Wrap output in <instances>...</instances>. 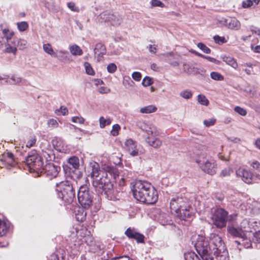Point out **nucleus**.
<instances>
[{
  "label": "nucleus",
  "instance_id": "680f3d73",
  "mask_svg": "<svg viewBox=\"0 0 260 260\" xmlns=\"http://www.w3.org/2000/svg\"><path fill=\"white\" fill-rule=\"evenodd\" d=\"M60 112L63 115H66L68 113V109L64 107V106H61L60 109L59 110H57L55 111V113L58 114V112Z\"/></svg>",
  "mask_w": 260,
  "mask_h": 260
},
{
  "label": "nucleus",
  "instance_id": "2f4dec72",
  "mask_svg": "<svg viewBox=\"0 0 260 260\" xmlns=\"http://www.w3.org/2000/svg\"><path fill=\"white\" fill-rule=\"evenodd\" d=\"M260 2V0H246L243 1L242 3V7L243 8H249L253 6L257 5Z\"/></svg>",
  "mask_w": 260,
  "mask_h": 260
},
{
  "label": "nucleus",
  "instance_id": "9d476101",
  "mask_svg": "<svg viewBox=\"0 0 260 260\" xmlns=\"http://www.w3.org/2000/svg\"><path fill=\"white\" fill-rule=\"evenodd\" d=\"M212 222L217 228L221 229L225 227L228 220V212L224 209H215L210 217Z\"/></svg>",
  "mask_w": 260,
  "mask_h": 260
},
{
  "label": "nucleus",
  "instance_id": "dca6fc26",
  "mask_svg": "<svg viewBox=\"0 0 260 260\" xmlns=\"http://www.w3.org/2000/svg\"><path fill=\"white\" fill-rule=\"evenodd\" d=\"M236 175L241 178L242 180L245 183L250 184L252 182V174L251 172L240 168L236 171Z\"/></svg>",
  "mask_w": 260,
  "mask_h": 260
},
{
  "label": "nucleus",
  "instance_id": "de8ad7c7",
  "mask_svg": "<svg viewBox=\"0 0 260 260\" xmlns=\"http://www.w3.org/2000/svg\"><path fill=\"white\" fill-rule=\"evenodd\" d=\"M36 138L35 136L30 137L28 140L26 146L28 148H30L35 146L36 143Z\"/></svg>",
  "mask_w": 260,
  "mask_h": 260
},
{
  "label": "nucleus",
  "instance_id": "ea45409f",
  "mask_svg": "<svg viewBox=\"0 0 260 260\" xmlns=\"http://www.w3.org/2000/svg\"><path fill=\"white\" fill-rule=\"evenodd\" d=\"M17 28L20 31L26 30L28 27V23L26 21H22L17 23Z\"/></svg>",
  "mask_w": 260,
  "mask_h": 260
},
{
  "label": "nucleus",
  "instance_id": "cd10ccee",
  "mask_svg": "<svg viewBox=\"0 0 260 260\" xmlns=\"http://www.w3.org/2000/svg\"><path fill=\"white\" fill-rule=\"evenodd\" d=\"M71 53L74 56H80L83 54V51L77 45L74 44L69 47Z\"/></svg>",
  "mask_w": 260,
  "mask_h": 260
},
{
  "label": "nucleus",
  "instance_id": "f704fd0d",
  "mask_svg": "<svg viewBox=\"0 0 260 260\" xmlns=\"http://www.w3.org/2000/svg\"><path fill=\"white\" fill-rule=\"evenodd\" d=\"M8 226L6 222L0 219V237L4 236L7 231Z\"/></svg>",
  "mask_w": 260,
  "mask_h": 260
},
{
  "label": "nucleus",
  "instance_id": "338daca9",
  "mask_svg": "<svg viewBox=\"0 0 260 260\" xmlns=\"http://www.w3.org/2000/svg\"><path fill=\"white\" fill-rule=\"evenodd\" d=\"M99 92L102 94L107 93L110 92V90L108 88L104 86L100 87L98 89Z\"/></svg>",
  "mask_w": 260,
  "mask_h": 260
},
{
  "label": "nucleus",
  "instance_id": "423d86ee",
  "mask_svg": "<svg viewBox=\"0 0 260 260\" xmlns=\"http://www.w3.org/2000/svg\"><path fill=\"white\" fill-rule=\"evenodd\" d=\"M211 239L214 251L208 258H212L213 260H228V252L221 238L217 234H212Z\"/></svg>",
  "mask_w": 260,
  "mask_h": 260
},
{
  "label": "nucleus",
  "instance_id": "4468645a",
  "mask_svg": "<svg viewBox=\"0 0 260 260\" xmlns=\"http://www.w3.org/2000/svg\"><path fill=\"white\" fill-rule=\"evenodd\" d=\"M125 235L129 239H135L137 242L144 243V236L134 228H128L124 232Z\"/></svg>",
  "mask_w": 260,
  "mask_h": 260
},
{
  "label": "nucleus",
  "instance_id": "2eb2a0df",
  "mask_svg": "<svg viewBox=\"0 0 260 260\" xmlns=\"http://www.w3.org/2000/svg\"><path fill=\"white\" fill-rule=\"evenodd\" d=\"M101 17L105 21L110 22L113 25H118L122 21V17L117 13L106 12L102 13Z\"/></svg>",
  "mask_w": 260,
  "mask_h": 260
},
{
  "label": "nucleus",
  "instance_id": "49530a36",
  "mask_svg": "<svg viewBox=\"0 0 260 260\" xmlns=\"http://www.w3.org/2000/svg\"><path fill=\"white\" fill-rule=\"evenodd\" d=\"M27 42L24 39H19L17 41V46L20 50H23L26 47Z\"/></svg>",
  "mask_w": 260,
  "mask_h": 260
},
{
  "label": "nucleus",
  "instance_id": "c85d7f7f",
  "mask_svg": "<svg viewBox=\"0 0 260 260\" xmlns=\"http://www.w3.org/2000/svg\"><path fill=\"white\" fill-rule=\"evenodd\" d=\"M222 60L235 69L238 68V66L236 60L232 57L223 56L222 57Z\"/></svg>",
  "mask_w": 260,
  "mask_h": 260
},
{
  "label": "nucleus",
  "instance_id": "5701e85b",
  "mask_svg": "<svg viewBox=\"0 0 260 260\" xmlns=\"http://www.w3.org/2000/svg\"><path fill=\"white\" fill-rule=\"evenodd\" d=\"M68 167L70 170H72V172L78 169L79 167V158L76 156L71 157L68 159Z\"/></svg>",
  "mask_w": 260,
  "mask_h": 260
},
{
  "label": "nucleus",
  "instance_id": "8fccbe9b",
  "mask_svg": "<svg viewBox=\"0 0 260 260\" xmlns=\"http://www.w3.org/2000/svg\"><path fill=\"white\" fill-rule=\"evenodd\" d=\"M150 3L153 7H159L164 8L165 6V4L159 0H151Z\"/></svg>",
  "mask_w": 260,
  "mask_h": 260
},
{
  "label": "nucleus",
  "instance_id": "052dcab7",
  "mask_svg": "<svg viewBox=\"0 0 260 260\" xmlns=\"http://www.w3.org/2000/svg\"><path fill=\"white\" fill-rule=\"evenodd\" d=\"M193 69V68L191 65L189 64H183V71L185 73L190 74L192 72Z\"/></svg>",
  "mask_w": 260,
  "mask_h": 260
},
{
  "label": "nucleus",
  "instance_id": "20e7f679",
  "mask_svg": "<svg viewBox=\"0 0 260 260\" xmlns=\"http://www.w3.org/2000/svg\"><path fill=\"white\" fill-rule=\"evenodd\" d=\"M210 238L211 241V237ZM194 247L203 260H213L212 258H208L214 251L213 250V245L212 241H211V243L209 242L204 233L201 232L200 234L198 235L194 243Z\"/></svg>",
  "mask_w": 260,
  "mask_h": 260
},
{
  "label": "nucleus",
  "instance_id": "9b49d317",
  "mask_svg": "<svg viewBox=\"0 0 260 260\" xmlns=\"http://www.w3.org/2000/svg\"><path fill=\"white\" fill-rule=\"evenodd\" d=\"M26 162L30 170L38 173L43 167L41 158L36 150H33L28 154L26 158Z\"/></svg>",
  "mask_w": 260,
  "mask_h": 260
},
{
  "label": "nucleus",
  "instance_id": "79ce46f5",
  "mask_svg": "<svg viewBox=\"0 0 260 260\" xmlns=\"http://www.w3.org/2000/svg\"><path fill=\"white\" fill-rule=\"evenodd\" d=\"M198 102L203 105L207 106L209 104V101L206 98V96L202 94H199L198 96Z\"/></svg>",
  "mask_w": 260,
  "mask_h": 260
},
{
  "label": "nucleus",
  "instance_id": "4c0bfd02",
  "mask_svg": "<svg viewBox=\"0 0 260 260\" xmlns=\"http://www.w3.org/2000/svg\"><path fill=\"white\" fill-rule=\"evenodd\" d=\"M211 78L216 81H222L224 79L223 76L220 73L216 72H212L210 73Z\"/></svg>",
  "mask_w": 260,
  "mask_h": 260
},
{
  "label": "nucleus",
  "instance_id": "6ab92c4d",
  "mask_svg": "<svg viewBox=\"0 0 260 260\" xmlns=\"http://www.w3.org/2000/svg\"><path fill=\"white\" fill-rule=\"evenodd\" d=\"M125 145L130 154L133 156L138 155V150L137 148L136 142L132 139L127 140Z\"/></svg>",
  "mask_w": 260,
  "mask_h": 260
},
{
  "label": "nucleus",
  "instance_id": "864d4df0",
  "mask_svg": "<svg viewBox=\"0 0 260 260\" xmlns=\"http://www.w3.org/2000/svg\"><path fill=\"white\" fill-rule=\"evenodd\" d=\"M216 121V119L212 118L209 119L204 120L203 123L206 126L209 127L214 125Z\"/></svg>",
  "mask_w": 260,
  "mask_h": 260
},
{
  "label": "nucleus",
  "instance_id": "a878e982",
  "mask_svg": "<svg viewBox=\"0 0 260 260\" xmlns=\"http://www.w3.org/2000/svg\"><path fill=\"white\" fill-rule=\"evenodd\" d=\"M94 52L98 56L102 57L106 53V47L101 43H97L95 46Z\"/></svg>",
  "mask_w": 260,
  "mask_h": 260
},
{
  "label": "nucleus",
  "instance_id": "09e8293b",
  "mask_svg": "<svg viewBox=\"0 0 260 260\" xmlns=\"http://www.w3.org/2000/svg\"><path fill=\"white\" fill-rule=\"evenodd\" d=\"M107 69L109 73L112 74L116 71L117 67L114 63H110L107 66Z\"/></svg>",
  "mask_w": 260,
  "mask_h": 260
},
{
  "label": "nucleus",
  "instance_id": "393cba45",
  "mask_svg": "<svg viewBox=\"0 0 260 260\" xmlns=\"http://www.w3.org/2000/svg\"><path fill=\"white\" fill-rule=\"evenodd\" d=\"M16 45V41L14 40L11 42L6 43L5 52L9 53H12L15 55L17 50Z\"/></svg>",
  "mask_w": 260,
  "mask_h": 260
},
{
  "label": "nucleus",
  "instance_id": "f3484780",
  "mask_svg": "<svg viewBox=\"0 0 260 260\" xmlns=\"http://www.w3.org/2000/svg\"><path fill=\"white\" fill-rule=\"evenodd\" d=\"M141 129L146 135L145 139L147 137L158 135L156 127L152 124L144 123L141 126Z\"/></svg>",
  "mask_w": 260,
  "mask_h": 260
},
{
  "label": "nucleus",
  "instance_id": "1a4fd4ad",
  "mask_svg": "<svg viewBox=\"0 0 260 260\" xmlns=\"http://www.w3.org/2000/svg\"><path fill=\"white\" fill-rule=\"evenodd\" d=\"M77 197L80 204L84 208L87 209L92 204L93 196L88 186L83 185L79 188Z\"/></svg>",
  "mask_w": 260,
  "mask_h": 260
},
{
  "label": "nucleus",
  "instance_id": "3c124183",
  "mask_svg": "<svg viewBox=\"0 0 260 260\" xmlns=\"http://www.w3.org/2000/svg\"><path fill=\"white\" fill-rule=\"evenodd\" d=\"M71 127H73L74 128V129H75V131H74V133H75L74 136L77 139H81V136H82L81 132H82L81 129L80 128L77 127L76 126H75L74 125H71Z\"/></svg>",
  "mask_w": 260,
  "mask_h": 260
},
{
  "label": "nucleus",
  "instance_id": "4d7b16f0",
  "mask_svg": "<svg viewBox=\"0 0 260 260\" xmlns=\"http://www.w3.org/2000/svg\"><path fill=\"white\" fill-rule=\"evenodd\" d=\"M71 248H72L71 250V253H72L74 255H77L78 254L80 248H79V244H74L73 246H71Z\"/></svg>",
  "mask_w": 260,
  "mask_h": 260
},
{
  "label": "nucleus",
  "instance_id": "bb28decb",
  "mask_svg": "<svg viewBox=\"0 0 260 260\" xmlns=\"http://www.w3.org/2000/svg\"><path fill=\"white\" fill-rule=\"evenodd\" d=\"M68 54V52L66 50H58L54 57L58 58L61 61H70L69 58L67 55Z\"/></svg>",
  "mask_w": 260,
  "mask_h": 260
},
{
  "label": "nucleus",
  "instance_id": "ddd939ff",
  "mask_svg": "<svg viewBox=\"0 0 260 260\" xmlns=\"http://www.w3.org/2000/svg\"><path fill=\"white\" fill-rule=\"evenodd\" d=\"M251 225L252 226L251 228L253 229L252 230L251 232L248 233L247 239L254 243H260V223L253 221L251 223Z\"/></svg>",
  "mask_w": 260,
  "mask_h": 260
},
{
  "label": "nucleus",
  "instance_id": "f03ea898",
  "mask_svg": "<svg viewBox=\"0 0 260 260\" xmlns=\"http://www.w3.org/2000/svg\"><path fill=\"white\" fill-rule=\"evenodd\" d=\"M170 205L172 213L180 219L186 220L192 216L189 200L182 195L172 198Z\"/></svg>",
  "mask_w": 260,
  "mask_h": 260
},
{
  "label": "nucleus",
  "instance_id": "69168bd1",
  "mask_svg": "<svg viewBox=\"0 0 260 260\" xmlns=\"http://www.w3.org/2000/svg\"><path fill=\"white\" fill-rule=\"evenodd\" d=\"M68 8L73 11L77 12L78 11V8H76L75 4L73 2H69L67 4Z\"/></svg>",
  "mask_w": 260,
  "mask_h": 260
},
{
  "label": "nucleus",
  "instance_id": "a18cd8bd",
  "mask_svg": "<svg viewBox=\"0 0 260 260\" xmlns=\"http://www.w3.org/2000/svg\"><path fill=\"white\" fill-rule=\"evenodd\" d=\"M234 111L239 115L244 116H246L247 112L245 109L242 108L240 106H236L234 108Z\"/></svg>",
  "mask_w": 260,
  "mask_h": 260
},
{
  "label": "nucleus",
  "instance_id": "c03bdc74",
  "mask_svg": "<svg viewBox=\"0 0 260 260\" xmlns=\"http://www.w3.org/2000/svg\"><path fill=\"white\" fill-rule=\"evenodd\" d=\"M198 47L203 52L206 54H209L211 52V50L204 44L202 43H199L197 45Z\"/></svg>",
  "mask_w": 260,
  "mask_h": 260
},
{
  "label": "nucleus",
  "instance_id": "774afa93",
  "mask_svg": "<svg viewBox=\"0 0 260 260\" xmlns=\"http://www.w3.org/2000/svg\"><path fill=\"white\" fill-rule=\"evenodd\" d=\"M251 167H252L253 169L259 170H260V163L258 161H253L251 165Z\"/></svg>",
  "mask_w": 260,
  "mask_h": 260
},
{
  "label": "nucleus",
  "instance_id": "6e6552de",
  "mask_svg": "<svg viewBox=\"0 0 260 260\" xmlns=\"http://www.w3.org/2000/svg\"><path fill=\"white\" fill-rule=\"evenodd\" d=\"M196 161L204 172L210 175H213L216 173V164L211 157L204 154L197 159Z\"/></svg>",
  "mask_w": 260,
  "mask_h": 260
},
{
  "label": "nucleus",
  "instance_id": "6e6d98bb",
  "mask_svg": "<svg viewBox=\"0 0 260 260\" xmlns=\"http://www.w3.org/2000/svg\"><path fill=\"white\" fill-rule=\"evenodd\" d=\"M72 121L74 123L83 124L85 119L82 117L74 116L72 118Z\"/></svg>",
  "mask_w": 260,
  "mask_h": 260
},
{
  "label": "nucleus",
  "instance_id": "13d9d810",
  "mask_svg": "<svg viewBox=\"0 0 260 260\" xmlns=\"http://www.w3.org/2000/svg\"><path fill=\"white\" fill-rule=\"evenodd\" d=\"M48 124L49 127L53 128L57 127L58 126V123L56 120L54 119H50L48 121Z\"/></svg>",
  "mask_w": 260,
  "mask_h": 260
},
{
  "label": "nucleus",
  "instance_id": "c9c22d12",
  "mask_svg": "<svg viewBox=\"0 0 260 260\" xmlns=\"http://www.w3.org/2000/svg\"><path fill=\"white\" fill-rule=\"evenodd\" d=\"M43 48L44 51L47 54L52 56H54L55 53L54 52L53 49L50 44L48 43L44 44L43 46Z\"/></svg>",
  "mask_w": 260,
  "mask_h": 260
},
{
  "label": "nucleus",
  "instance_id": "a19ab883",
  "mask_svg": "<svg viewBox=\"0 0 260 260\" xmlns=\"http://www.w3.org/2000/svg\"><path fill=\"white\" fill-rule=\"evenodd\" d=\"M153 83V79L149 77V76H146L144 78V79L142 80V84L145 86H148L151 85Z\"/></svg>",
  "mask_w": 260,
  "mask_h": 260
},
{
  "label": "nucleus",
  "instance_id": "7ed1b4c3",
  "mask_svg": "<svg viewBox=\"0 0 260 260\" xmlns=\"http://www.w3.org/2000/svg\"><path fill=\"white\" fill-rule=\"evenodd\" d=\"M93 186L99 193H104L108 200L115 201L119 199V192L114 188L110 178H103L102 181L95 180L93 182Z\"/></svg>",
  "mask_w": 260,
  "mask_h": 260
},
{
  "label": "nucleus",
  "instance_id": "4be33fe9",
  "mask_svg": "<svg viewBox=\"0 0 260 260\" xmlns=\"http://www.w3.org/2000/svg\"><path fill=\"white\" fill-rule=\"evenodd\" d=\"M1 160L7 164L9 167H13L15 165L13 154L10 152L5 153Z\"/></svg>",
  "mask_w": 260,
  "mask_h": 260
},
{
  "label": "nucleus",
  "instance_id": "c756f323",
  "mask_svg": "<svg viewBox=\"0 0 260 260\" xmlns=\"http://www.w3.org/2000/svg\"><path fill=\"white\" fill-rule=\"evenodd\" d=\"M3 34V38L5 39L7 41L6 43L11 42V40L14 35V32L13 31H10L9 29L4 28L2 30Z\"/></svg>",
  "mask_w": 260,
  "mask_h": 260
},
{
  "label": "nucleus",
  "instance_id": "72a5a7b5",
  "mask_svg": "<svg viewBox=\"0 0 260 260\" xmlns=\"http://www.w3.org/2000/svg\"><path fill=\"white\" fill-rule=\"evenodd\" d=\"M185 260H201L199 256L192 251H189L184 254Z\"/></svg>",
  "mask_w": 260,
  "mask_h": 260
},
{
  "label": "nucleus",
  "instance_id": "0e129e2a",
  "mask_svg": "<svg viewBox=\"0 0 260 260\" xmlns=\"http://www.w3.org/2000/svg\"><path fill=\"white\" fill-rule=\"evenodd\" d=\"M12 80V84H18L22 82V80L20 77H17L15 76H12L11 78Z\"/></svg>",
  "mask_w": 260,
  "mask_h": 260
},
{
  "label": "nucleus",
  "instance_id": "473e14b6",
  "mask_svg": "<svg viewBox=\"0 0 260 260\" xmlns=\"http://www.w3.org/2000/svg\"><path fill=\"white\" fill-rule=\"evenodd\" d=\"M112 119L109 118H105L103 116H101L99 119L100 126L101 128H104L107 125H109L111 124Z\"/></svg>",
  "mask_w": 260,
  "mask_h": 260
},
{
  "label": "nucleus",
  "instance_id": "e433bc0d",
  "mask_svg": "<svg viewBox=\"0 0 260 260\" xmlns=\"http://www.w3.org/2000/svg\"><path fill=\"white\" fill-rule=\"evenodd\" d=\"M180 96L183 99L188 100L191 98L192 93L191 90L186 89L181 91L180 93Z\"/></svg>",
  "mask_w": 260,
  "mask_h": 260
},
{
  "label": "nucleus",
  "instance_id": "5fc2aeb1",
  "mask_svg": "<svg viewBox=\"0 0 260 260\" xmlns=\"http://www.w3.org/2000/svg\"><path fill=\"white\" fill-rule=\"evenodd\" d=\"M120 129V126L118 124H116L113 125L112 129L111 132V134L113 136H116L118 135V132Z\"/></svg>",
  "mask_w": 260,
  "mask_h": 260
},
{
  "label": "nucleus",
  "instance_id": "412c9836",
  "mask_svg": "<svg viewBox=\"0 0 260 260\" xmlns=\"http://www.w3.org/2000/svg\"><path fill=\"white\" fill-rule=\"evenodd\" d=\"M251 222H249L246 219H244L241 222L240 226L239 227V229L242 231V233H244V235H245V238H247V235L248 233L251 232V231L252 229H253L252 228H251V226H252L251 225Z\"/></svg>",
  "mask_w": 260,
  "mask_h": 260
},
{
  "label": "nucleus",
  "instance_id": "a211bd4d",
  "mask_svg": "<svg viewBox=\"0 0 260 260\" xmlns=\"http://www.w3.org/2000/svg\"><path fill=\"white\" fill-rule=\"evenodd\" d=\"M224 24L229 28L238 30L241 27V23L236 18L229 17L224 20Z\"/></svg>",
  "mask_w": 260,
  "mask_h": 260
},
{
  "label": "nucleus",
  "instance_id": "b1692460",
  "mask_svg": "<svg viewBox=\"0 0 260 260\" xmlns=\"http://www.w3.org/2000/svg\"><path fill=\"white\" fill-rule=\"evenodd\" d=\"M153 136L147 137V143L154 148H158L162 145V141L158 138H153Z\"/></svg>",
  "mask_w": 260,
  "mask_h": 260
},
{
  "label": "nucleus",
  "instance_id": "bf43d9fd",
  "mask_svg": "<svg viewBox=\"0 0 260 260\" xmlns=\"http://www.w3.org/2000/svg\"><path fill=\"white\" fill-rule=\"evenodd\" d=\"M132 77L134 80L137 82L140 81L142 78L141 74L139 72H134L132 75Z\"/></svg>",
  "mask_w": 260,
  "mask_h": 260
},
{
  "label": "nucleus",
  "instance_id": "f8f14e48",
  "mask_svg": "<svg viewBox=\"0 0 260 260\" xmlns=\"http://www.w3.org/2000/svg\"><path fill=\"white\" fill-rule=\"evenodd\" d=\"M60 170L59 167L50 162L46 164L45 167H42L39 172H40L41 174L44 173L46 176L52 178L57 176Z\"/></svg>",
  "mask_w": 260,
  "mask_h": 260
},
{
  "label": "nucleus",
  "instance_id": "e2e57ef3",
  "mask_svg": "<svg viewBox=\"0 0 260 260\" xmlns=\"http://www.w3.org/2000/svg\"><path fill=\"white\" fill-rule=\"evenodd\" d=\"M149 51L153 54H155L157 51V46L155 45H149L147 46Z\"/></svg>",
  "mask_w": 260,
  "mask_h": 260
},
{
  "label": "nucleus",
  "instance_id": "37998d69",
  "mask_svg": "<svg viewBox=\"0 0 260 260\" xmlns=\"http://www.w3.org/2000/svg\"><path fill=\"white\" fill-rule=\"evenodd\" d=\"M85 69L86 73L89 75H94V72L91 67L90 64L87 62H85L84 64Z\"/></svg>",
  "mask_w": 260,
  "mask_h": 260
},
{
  "label": "nucleus",
  "instance_id": "39448f33",
  "mask_svg": "<svg viewBox=\"0 0 260 260\" xmlns=\"http://www.w3.org/2000/svg\"><path fill=\"white\" fill-rule=\"evenodd\" d=\"M56 191L59 198L68 204L72 202L75 197V191L70 181L66 180L56 183Z\"/></svg>",
  "mask_w": 260,
  "mask_h": 260
},
{
  "label": "nucleus",
  "instance_id": "7c9ffc66",
  "mask_svg": "<svg viewBox=\"0 0 260 260\" xmlns=\"http://www.w3.org/2000/svg\"><path fill=\"white\" fill-rule=\"evenodd\" d=\"M157 110V108L154 105H149L140 109V112L143 114H150Z\"/></svg>",
  "mask_w": 260,
  "mask_h": 260
},
{
  "label": "nucleus",
  "instance_id": "f257e3e1",
  "mask_svg": "<svg viewBox=\"0 0 260 260\" xmlns=\"http://www.w3.org/2000/svg\"><path fill=\"white\" fill-rule=\"evenodd\" d=\"M132 191L134 198L145 204H153L158 200L157 191L147 181H136Z\"/></svg>",
  "mask_w": 260,
  "mask_h": 260
},
{
  "label": "nucleus",
  "instance_id": "0eeeda50",
  "mask_svg": "<svg viewBox=\"0 0 260 260\" xmlns=\"http://www.w3.org/2000/svg\"><path fill=\"white\" fill-rule=\"evenodd\" d=\"M90 167L91 168V177L92 178V185H93V182L95 180H100L102 181L103 178H109L107 173H109L110 176L114 174L115 169L113 167L105 165L104 169L105 172H103L100 170L99 164L96 162H91L90 164Z\"/></svg>",
  "mask_w": 260,
  "mask_h": 260
},
{
  "label": "nucleus",
  "instance_id": "603ef678",
  "mask_svg": "<svg viewBox=\"0 0 260 260\" xmlns=\"http://www.w3.org/2000/svg\"><path fill=\"white\" fill-rule=\"evenodd\" d=\"M233 172V170L230 168H227L222 170L220 175L223 177L229 176Z\"/></svg>",
  "mask_w": 260,
  "mask_h": 260
},
{
  "label": "nucleus",
  "instance_id": "58836bf2",
  "mask_svg": "<svg viewBox=\"0 0 260 260\" xmlns=\"http://www.w3.org/2000/svg\"><path fill=\"white\" fill-rule=\"evenodd\" d=\"M123 83L126 88L132 87L135 84L129 76L124 77Z\"/></svg>",
  "mask_w": 260,
  "mask_h": 260
},
{
  "label": "nucleus",
  "instance_id": "aec40b11",
  "mask_svg": "<svg viewBox=\"0 0 260 260\" xmlns=\"http://www.w3.org/2000/svg\"><path fill=\"white\" fill-rule=\"evenodd\" d=\"M228 233L234 237H240L243 239H246L244 233L238 227L236 228L233 225H229L227 228Z\"/></svg>",
  "mask_w": 260,
  "mask_h": 260
}]
</instances>
